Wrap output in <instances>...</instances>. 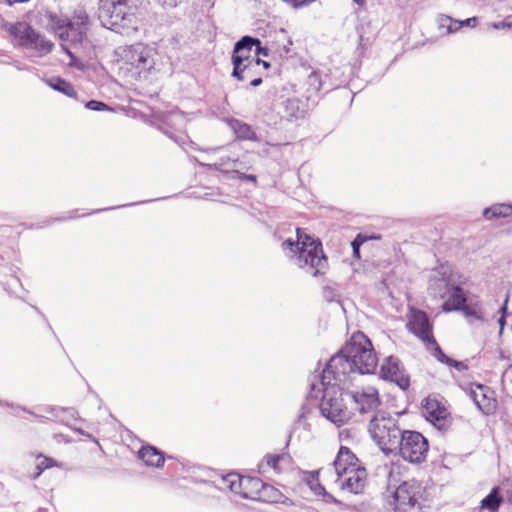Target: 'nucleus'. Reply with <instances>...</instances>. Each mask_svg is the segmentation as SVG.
Segmentation results:
<instances>
[{
    "label": "nucleus",
    "instance_id": "obj_1",
    "mask_svg": "<svg viewBox=\"0 0 512 512\" xmlns=\"http://www.w3.org/2000/svg\"><path fill=\"white\" fill-rule=\"evenodd\" d=\"M284 251L293 254L299 268H308L314 277L326 274L329 263L320 239L308 234L305 229H296V240L287 239L282 242Z\"/></svg>",
    "mask_w": 512,
    "mask_h": 512
},
{
    "label": "nucleus",
    "instance_id": "obj_2",
    "mask_svg": "<svg viewBox=\"0 0 512 512\" xmlns=\"http://www.w3.org/2000/svg\"><path fill=\"white\" fill-rule=\"evenodd\" d=\"M406 327L409 332L414 334L424 343L426 349L431 351L438 361L445 363L448 366L455 367L458 370L467 369L466 364L449 358L442 351L433 335V325L425 311L410 307L407 315Z\"/></svg>",
    "mask_w": 512,
    "mask_h": 512
},
{
    "label": "nucleus",
    "instance_id": "obj_3",
    "mask_svg": "<svg viewBox=\"0 0 512 512\" xmlns=\"http://www.w3.org/2000/svg\"><path fill=\"white\" fill-rule=\"evenodd\" d=\"M368 430L374 442L387 455L397 449L403 433L398 421L392 416L384 414L375 415L370 420Z\"/></svg>",
    "mask_w": 512,
    "mask_h": 512
},
{
    "label": "nucleus",
    "instance_id": "obj_4",
    "mask_svg": "<svg viewBox=\"0 0 512 512\" xmlns=\"http://www.w3.org/2000/svg\"><path fill=\"white\" fill-rule=\"evenodd\" d=\"M345 350L357 372L370 374L375 371L378 359L370 339L364 333H354Z\"/></svg>",
    "mask_w": 512,
    "mask_h": 512
},
{
    "label": "nucleus",
    "instance_id": "obj_5",
    "mask_svg": "<svg viewBox=\"0 0 512 512\" xmlns=\"http://www.w3.org/2000/svg\"><path fill=\"white\" fill-rule=\"evenodd\" d=\"M394 509L398 512H420L425 506L426 488L416 479L402 482L393 493Z\"/></svg>",
    "mask_w": 512,
    "mask_h": 512
},
{
    "label": "nucleus",
    "instance_id": "obj_6",
    "mask_svg": "<svg viewBox=\"0 0 512 512\" xmlns=\"http://www.w3.org/2000/svg\"><path fill=\"white\" fill-rule=\"evenodd\" d=\"M322 386L324 393L319 404L321 414L337 426L347 423L351 419L352 412L344 403L339 387Z\"/></svg>",
    "mask_w": 512,
    "mask_h": 512
},
{
    "label": "nucleus",
    "instance_id": "obj_7",
    "mask_svg": "<svg viewBox=\"0 0 512 512\" xmlns=\"http://www.w3.org/2000/svg\"><path fill=\"white\" fill-rule=\"evenodd\" d=\"M400 457L411 464L426 461L429 452L428 440L417 431L404 430L397 446Z\"/></svg>",
    "mask_w": 512,
    "mask_h": 512
},
{
    "label": "nucleus",
    "instance_id": "obj_8",
    "mask_svg": "<svg viewBox=\"0 0 512 512\" xmlns=\"http://www.w3.org/2000/svg\"><path fill=\"white\" fill-rule=\"evenodd\" d=\"M445 293L448 295L442 304L444 312L461 311L465 317L482 319L483 312L479 301H468L463 289L458 285L446 284Z\"/></svg>",
    "mask_w": 512,
    "mask_h": 512
},
{
    "label": "nucleus",
    "instance_id": "obj_9",
    "mask_svg": "<svg viewBox=\"0 0 512 512\" xmlns=\"http://www.w3.org/2000/svg\"><path fill=\"white\" fill-rule=\"evenodd\" d=\"M111 7L106 10L108 19L104 25L112 30L128 32L137 30L138 19L135 9L128 5L127 0H111Z\"/></svg>",
    "mask_w": 512,
    "mask_h": 512
},
{
    "label": "nucleus",
    "instance_id": "obj_10",
    "mask_svg": "<svg viewBox=\"0 0 512 512\" xmlns=\"http://www.w3.org/2000/svg\"><path fill=\"white\" fill-rule=\"evenodd\" d=\"M260 49L261 41L259 39L251 36L242 37L235 44L231 57L235 73L242 71L243 68L259 65Z\"/></svg>",
    "mask_w": 512,
    "mask_h": 512
},
{
    "label": "nucleus",
    "instance_id": "obj_11",
    "mask_svg": "<svg viewBox=\"0 0 512 512\" xmlns=\"http://www.w3.org/2000/svg\"><path fill=\"white\" fill-rule=\"evenodd\" d=\"M88 16L85 13H80L73 17V20L67 25V29L63 30V36L59 37L62 42V50L69 56V66L73 67L77 65L76 56L70 51V49L64 44L70 42L72 44H80L86 37L88 30Z\"/></svg>",
    "mask_w": 512,
    "mask_h": 512
},
{
    "label": "nucleus",
    "instance_id": "obj_12",
    "mask_svg": "<svg viewBox=\"0 0 512 512\" xmlns=\"http://www.w3.org/2000/svg\"><path fill=\"white\" fill-rule=\"evenodd\" d=\"M226 487L242 498L257 500L259 491L263 487V481L258 477L242 476L237 473H229L223 479Z\"/></svg>",
    "mask_w": 512,
    "mask_h": 512
},
{
    "label": "nucleus",
    "instance_id": "obj_13",
    "mask_svg": "<svg viewBox=\"0 0 512 512\" xmlns=\"http://www.w3.org/2000/svg\"><path fill=\"white\" fill-rule=\"evenodd\" d=\"M352 372H357L352 366L350 358L347 357L345 348L341 353L333 356L321 374V384L327 386H336L332 381H341Z\"/></svg>",
    "mask_w": 512,
    "mask_h": 512
},
{
    "label": "nucleus",
    "instance_id": "obj_14",
    "mask_svg": "<svg viewBox=\"0 0 512 512\" xmlns=\"http://www.w3.org/2000/svg\"><path fill=\"white\" fill-rule=\"evenodd\" d=\"M423 415L438 428H443L448 424L450 413L445 403L437 396L429 395L422 404Z\"/></svg>",
    "mask_w": 512,
    "mask_h": 512
},
{
    "label": "nucleus",
    "instance_id": "obj_15",
    "mask_svg": "<svg viewBox=\"0 0 512 512\" xmlns=\"http://www.w3.org/2000/svg\"><path fill=\"white\" fill-rule=\"evenodd\" d=\"M469 396L478 409L485 415H491L496 412L498 404L497 399L494 391L489 387L481 384H471L469 387Z\"/></svg>",
    "mask_w": 512,
    "mask_h": 512
},
{
    "label": "nucleus",
    "instance_id": "obj_16",
    "mask_svg": "<svg viewBox=\"0 0 512 512\" xmlns=\"http://www.w3.org/2000/svg\"><path fill=\"white\" fill-rule=\"evenodd\" d=\"M380 376L385 380L396 383L402 390H407L410 386V378L405 373L400 361L395 357H388L380 367Z\"/></svg>",
    "mask_w": 512,
    "mask_h": 512
},
{
    "label": "nucleus",
    "instance_id": "obj_17",
    "mask_svg": "<svg viewBox=\"0 0 512 512\" xmlns=\"http://www.w3.org/2000/svg\"><path fill=\"white\" fill-rule=\"evenodd\" d=\"M339 483L342 490L350 493L359 494L364 491L367 483V471L363 465L351 471V474L337 476L333 481Z\"/></svg>",
    "mask_w": 512,
    "mask_h": 512
},
{
    "label": "nucleus",
    "instance_id": "obj_18",
    "mask_svg": "<svg viewBox=\"0 0 512 512\" xmlns=\"http://www.w3.org/2000/svg\"><path fill=\"white\" fill-rule=\"evenodd\" d=\"M351 397L360 413L372 412L381 404L379 392L373 386H367L359 391H355L351 393Z\"/></svg>",
    "mask_w": 512,
    "mask_h": 512
},
{
    "label": "nucleus",
    "instance_id": "obj_19",
    "mask_svg": "<svg viewBox=\"0 0 512 512\" xmlns=\"http://www.w3.org/2000/svg\"><path fill=\"white\" fill-rule=\"evenodd\" d=\"M361 465V461L350 448L346 446H340L336 458L333 462L336 477L345 474H351L352 470H355Z\"/></svg>",
    "mask_w": 512,
    "mask_h": 512
},
{
    "label": "nucleus",
    "instance_id": "obj_20",
    "mask_svg": "<svg viewBox=\"0 0 512 512\" xmlns=\"http://www.w3.org/2000/svg\"><path fill=\"white\" fill-rule=\"evenodd\" d=\"M126 57L129 64L140 71H146L151 68L148 51L141 45L130 47Z\"/></svg>",
    "mask_w": 512,
    "mask_h": 512
},
{
    "label": "nucleus",
    "instance_id": "obj_21",
    "mask_svg": "<svg viewBox=\"0 0 512 512\" xmlns=\"http://www.w3.org/2000/svg\"><path fill=\"white\" fill-rule=\"evenodd\" d=\"M10 34L20 46L29 47L33 37H37V31L25 22H17L9 28Z\"/></svg>",
    "mask_w": 512,
    "mask_h": 512
},
{
    "label": "nucleus",
    "instance_id": "obj_22",
    "mask_svg": "<svg viewBox=\"0 0 512 512\" xmlns=\"http://www.w3.org/2000/svg\"><path fill=\"white\" fill-rule=\"evenodd\" d=\"M226 122L237 139L244 141H254L257 139L255 131L249 124L234 118L227 119Z\"/></svg>",
    "mask_w": 512,
    "mask_h": 512
},
{
    "label": "nucleus",
    "instance_id": "obj_23",
    "mask_svg": "<svg viewBox=\"0 0 512 512\" xmlns=\"http://www.w3.org/2000/svg\"><path fill=\"white\" fill-rule=\"evenodd\" d=\"M138 456L147 466L152 467H161L165 461L162 452L150 445L143 446Z\"/></svg>",
    "mask_w": 512,
    "mask_h": 512
},
{
    "label": "nucleus",
    "instance_id": "obj_24",
    "mask_svg": "<svg viewBox=\"0 0 512 512\" xmlns=\"http://www.w3.org/2000/svg\"><path fill=\"white\" fill-rule=\"evenodd\" d=\"M288 461L285 453H268L262 459L259 468L263 471L273 470L275 473L282 471V464Z\"/></svg>",
    "mask_w": 512,
    "mask_h": 512
},
{
    "label": "nucleus",
    "instance_id": "obj_25",
    "mask_svg": "<svg viewBox=\"0 0 512 512\" xmlns=\"http://www.w3.org/2000/svg\"><path fill=\"white\" fill-rule=\"evenodd\" d=\"M259 498L257 501L265 503H285L287 497L276 487L263 482V487L259 491Z\"/></svg>",
    "mask_w": 512,
    "mask_h": 512
},
{
    "label": "nucleus",
    "instance_id": "obj_26",
    "mask_svg": "<svg viewBox=\"0 0 512 512\" xmlns=\"http://www.w3.org/2000/svg\"><path fill=\"white\" fill-rule=\"evenodd\" d=\"M483 216L487 220L508 218L512 216V205L497 203L483 210Z\"/></svg>",
    "mask_w": 512,
    "mask_h": 512
},
{
    "label": "nucleus",
    "instance_id": "obj_27",
    "mask_svg": "<svg viewBox=\"0 0 512 512\" xmlns=\"http://www.w3.org/2000/svg\"><path fill=\"white\" fill-rule=\"evenodd\" d=\"M47 85L53 90L63 93L64 95L76 99L78 94L74 86L61 77H52L46 81Z\"/></svg>",
    "mask_w": 512,
    "mask_h": 512
},
{
    "label": "nucleus",
    "instance_id": "obj_28",
    "mask_svg": "<svg viewBox=\"0 0 512 512\" xmlns=\"http://www.w3.org/2000/svg\"><path fill=\"white\" fill-rule=\"evenodd\" d=\"M329 473V470L319 469L317 471H312L307 474L306 482L310 489L316 494L320 495L324 493L325 486L320 482L319 477L323 476V481L328 483L329 481L325 478V475Z\"/></svg>",
    "mask_w": 512,
    "mask_h": 512
},
{
    "label": "nucleus",
    "instance_id": "obj_29",
    "mask_svg": "<svg viewBox=\"0 0 512 512\" xmlns=\"http://www.w3.org/2000/svg\"><path fill=\"white\" fill-rule=\"evenodd\" d=\"M47 25L49 29L55 33L58 38L63 36V30L67 29V25L70 22L67 18H62L54 12H47Z\"/></svg>",
    "mask_w": 512,
    "mask_h": 512
},
{
    "label": "nucleus",
    "instance_id": "obj_30",
    "mask_svg": "<svg viewBox=\"0 0 512 512\" xmlns=\"http://www.w3.org/2000/svg\"><path fill=\"white\" fill-rule=\"evenodd\" d=\"M503 498L499 494V488L494 487L491 492L481 501V508L489 512H497Z\"/></svg>",
    "mask_w": 512,
    "mask_h": 512
},
{
    "label": "nucleus",
    "instance_id": "obj_31",
    "mask_svg": "<svg viewBox=\"0 0 512 512\" xmlns=\"http://www.w3.org/2000/svg\"><path fill=\"white\" fill-rule=\"evenodd\" d=\"M37 461L38 463L35 468L33 479L38 478L47 469L61 466V464H59L55 459L48 456H44L42 454H39L37 456Z\"/></svg>",
    "mask_w": 512,
    "mask_h": 512
},
{
    "label": "nucleus",
    "instance_id": "obj_32",
    "mask_svg": "<svg viewBox=\"0 0 512 512\" xmlns=\"http://www.w3.org/2000/svg\"><path fill=\"white\" fill-rule=\"evenodd\" d=\"M54 44L37 32V37H33L28 48L35 49L41 53H49L52 51Z\"/></svg>",
    "mask_w": 512,
    "mask_h": 512
},
{
    "label": "nucleus",
    "instance_id": "obj_33",
    "mask_svg": "<svg viewBox=\"0 0 512 512\" xmlns=\"http://www.w3.org/2000/svg\"><path fill=\"white\" fill-rule=\"evenodd\" d=\"M259 74V65H253L251 68H243V70L238 73H235V68H233L232 72V75L239 81L251 80Z\"/></svg>",
    "mask_w": 512,
    "mask_h": 512
},
{
    "label": "nucleus",
    "instance_id": "obj_34",
    "mask_svg": "<svg viewBox=\"0 0 512 512\" xmlns=\"http://www.w3.org/2000/svg\"><path fill=\"white\" fill-rule=\"evenodd\" d=\"M371 237H367L363 234H358L355 239L352 241L351 245H352V249H353V256L356 258V259H360L361 256H360V246L362 244H364L368 239H370Z\"/></svg>",
    "mask_w": 512,
    "mask_h": 512
},
{
    "label": "nucleus",
    "instance_id": "obj_35",
    "mask_svg": "<svg viewBox=\"0 0 512 512\" xmlns=\"http://www.w3.org/2000/svg\"><path fill=\"white\" fill-rule=\"evenodd\" d=\"M85 106L86 108L94 111L111 110V108L107 104L97 100H90L86 103Z\"/></svg>",
    "mask_w": 512,
    "mask_h": 512
},
{
    "label": "nucleus",
    "instance_id": "obj_36",
    "mask_svg": "<svg viewBox=\"0 0 512 512\" xmlns=\"http://www.w3.org/2000/svg\"><path fill=\"white\" fill-rule=\"evenodd\" d=\"M443 21L448 22L447 29L449 32H456L464 26V22L454 20L451 17H446Z\"/></svg>",
    "mask_w": 512,
    "mask_h": 512
},
{
    "label": "nucleus",
    "instance_id": "obj_37",
    "mask_svg": "<svg viewBox=\"0 0 512 512\" xmlns=\"http://www.w3.org/2000/svg\"><path fill=\"white\" fill-rule=\"evenodd\" d=\"M282 1L295 9H299V8H303V7L310 5L311 3L315 2L316 0H282Z\"/></svg>",
    "mask_w": 512,
    "mask_h": 512
},
{
    "label": "nucleus",
    "instance_id": "obj_38",
    "mask_svg": "<svg viewBox=\"0 0 512 512\" xmlns=\"http://www.w3.org/2000/svg\"><path fill=\"white\" fill-rule=\"evenodd\" d=\"M30 414L40 418H48L54 415V409L50 406H46L44 408H38V412H30Z\"/></svg>",
    "mask_w": 512,
    "mask_h": 512
},
{
    "label": "nucleus",
    "instance_id": "obj_39",
    "mask_svg": "<svg viewBox=\"0 0 512 512\" xmlns=\"http://www.w3.org/2000/svg\"><path fill=\"white\" fill-rule=\"evenodd\" d=\"M261 83H262V74L261 73L250 80V85L253 87H257Z\"/></svg>",
    "mask_w": 512,
    "mask_h": 512
},
{
    "label": "nucleus",
    "instance_id": "obj_40",
    "mask_svg": "<svg viewBox=\"0 0 512 512\" xmlns=\"http://www.w3.org/2000/svg\"><path fill=\"white\" fill-rule=\"evenodd\" d=\"M463 22L464 26L475 27L477 25L478 19L476 17H471L464 20Z\"/></svg>",
    "mask_w": 512,
    "mask_h": 512
},
{
    "label": "nucleus",
    "instance_id": "obj_41",
    "mask_svg": "<svg viewBox=\"0 0 512 512\" xmlns=\"http://www.w3.org/2000/svg\"><path fill=\"white\" fill-rule=\"evenodd\" d=\"M239 178L242 179V180H248V181H252L254 183H257V177L255 175H252V174H244V173H242L239 176Z\"/></svg>",
    "mask_w": 512,
    "mask_h": 512
},
{
    "label": "nucleus",
    "instance_id": "obj_42",
    "mask_svg": "<svg viewBox=\"0 0 512 512\" xmlns=\"http://www.w3.org/2000/svg\"><path fill=\"white\" fill-rule=\"evenodd\" d=\"M325 501L328 502V503H338L337 499L335 497H333L331 494H328L325 490H324V493L321 494Z\"/></svg>",
    "mask_w": 512,
    "mask_h": 512
},
{
    "label": "nucleus",
    "instance_id": "obj_43",
    "mask_svg": "<svg viewBox=\"0 0 512 512\" xmlns=\"http://www.w3.org/2000/svg\"><path fill=\"white\" fill-rule=\"evenodd\" d=\"M158 1L161 2L163 5L176 6L178 0H158Z\"/></svg>",
    "mask_w": 512,
    "mask_h": 512
},
{
    "label": "nucleus",
    "instance_id": "obj_44",
    "mask_svg": "<svg viewBox=\"0 0 512 512\" xmlns=\"http://www.w3.org/2000/svg\"><path fill=\"white\" fill-rule=\"evenodd\" d=\"M259 62H260L259 67L262 66L264 70H268L271 66V64L269 62L261 60L260 58H259Z\"/></svg>",
    "mask_w": 512,
    "mask_h": 512
},
{
    "label": "nucleus",
    "instance_id": "obj_45",
    "mask_svg": "<svg viewBox=\"0 0 512 512\" xmlns=\"http://www.w3.org/2000/svg\"><path fill=\"white\" fill-rule=\"evenodd\" d=\"M260 50H261L260 55H264V56L268 55V49L267 48H264V47L261 46Z\"/></svg>",
    "mask_w": 512,
    "mask_h": 512
},
{
    "label": "nucleus",
    "instance_id": "obj_46",
    "mask_svg": "<svg viewBox=\"0 0 512 512\" xmlns=\"http://www.w3.org/2000/svg\"><path fill=\"white\" fill-rule=\"evenodd\" d=\"M358 5L363 6L365 4V0H354Z\"/></svg>",
    "mask_w": 512,
    "mask_h": 512
}]
</instances>
